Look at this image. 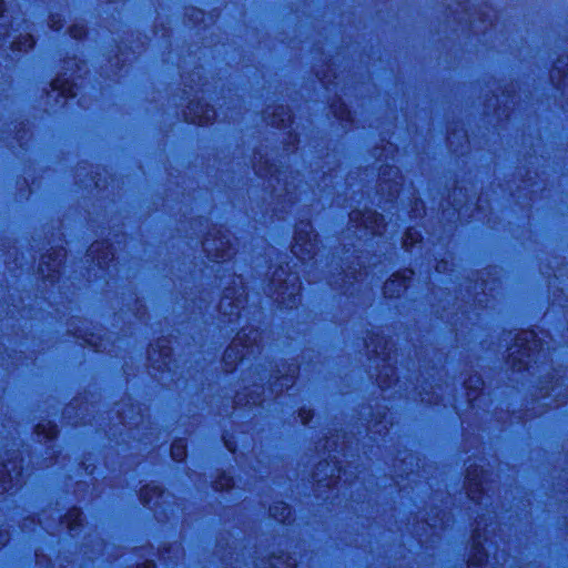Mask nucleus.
Wrapping results in <instances>:
<instances>
[{"label": "nucleus", "mask_w": 568, "mask_h": 568, "mask_svg": "<svg viewBox=\"0 0 568 568\" xmlns=\"http://www.w3.org/2000/svg\"><path fill=\"white\" fill-rule=\"evenodd\" d=\"M171 456L175 462H182L186 457V444L184 439L173 442L171 445Z\"/></svg>", "instance_id": "6ab92c4d"}, {"label": "nucleus", "mask_w": 568, "mask_h": 568, "mask_svg": "<svg viewBox=\"0 0 568 568\" xmlns=\"http://www.w3.org/2000/svg\"><path fill=\"white\" fill-rule=\"evenodd\" d=\"M474 554L471 555L469 561H468V568H480L484 564V560L487 557V552L485 550V547L480 540V535L476 534L474 536Z\"/></svg>", "instance_id": "2eb2a0df"}, {"label": "nucleus", "mask_w": 568, "mask_h": 568, "mask_svg": "<svg viewBox=\"0 0 568 568\" xmlns=\"http://www.w3.org/2000/svg\"><path fill=\"white\" fill-rule=\"evenodd\" d=\"M7 540V535L0 532V544H4Z\"/></svg>", "instance_id": "2f4dec72"}, {"label": "nucleus", "mask_w": 568, "mask_h": 568, "mask_svg": "<svg viewBox=\"0 0 568 568\" xmlns=\"http://www.w3.org/2000/svg\"><path fill=\"white\" fill-rule=\"evenodd\" d=\"M52 28L59 29L60 26H55V22L52 23Z\"/></svg>", "instance_id": "f704fd0d"}, {"label": "nucleus", "mask_w": 568, "mask_h": 568, "mask_svg": "<svg viewBox=\"0 0 568 568\" xmlns=\"http://www.w3.org/2000/svg\"><path fill=\"white\" fill-rule=\"evenodd\" d=\"M445 266H446V263H445V262H442V263H439V264L436 266V268H437V271H438V272H443V270L445 268Z\"/></svg>", "instance_id": "7c9ffc66"}, {"label": "nucleus", "mask_w": 568, "mask_h": 568, "mask_svg": "<svg viewBox=\"0 0 568 568\" xmlns=\"http://www.w3.org/2000/svg\"><path fill=\"white\" fill-rule=\"evenodd\" d=\"M300 417H301V420L303 424H307L310 422V419L312 418V414H311V412H306V410L302 409L300 412Z\"/></svg>", "instance_id": "cd10ccee"}, {"label": "nucleus", "mask_w": 568, "mask_h": 568, "mask_svg": "<svg viewBox=\"0 0 568 568\" xmlns=\"http://www.w3.org/2000/svg\"><path fill=\"white\" fill-rule=\"evenodd\" d=\"M291 379H292L291 377L285 376V377H283L281 379H277L275 382L274 386L275 387H280L281 389L283 388V386L290 387L288 382H291Z\"/></svg>", "instance_id": "a878e982"}, {"label": "nucleus", "mask_w": 568, "mask_h": 568, "mask_svg": "<svg viewBox=\"0 0 568 568\" xmlns=\"http://www.w3.org/2000/svg\"><path fill=\"white\" fill-rule=\"evenodd\" d=\"M297 276H288L287 280L282 282L280 274L276 272L274 274L273 284L275 285L276 300L281 301V303L286 306L292 307L296 302V296L300 293L301 284L297 283Z\"/></svg>", "instance_id": "423d86ee"}, {"label": "nucleus", "mask_w": 568, "mask_h": 568, "mask_svg": "<svg viewBox=\"0 0 568 568\" xmlns=\"http://www.w3.org/2000/svg\"><path fill=\"white\" fill-rule=\"evenodd\" d=\"M261 333L257 329H244L239 332L235 339L224 353L223 362L226 371H232L237 362L243 363L248 356L254 354L255 347L258 348Z\"/></svg>", "instance_id": "f257e3e1"}, {"label": "nucleus", "mask_w": 568, "mask_h": 568, "mask_svg": "<svg viewBox=\"0 0 568 568\" xmlns=\"http://www.w3.org/2000/svg\"><path fill=\"white\" fill-rule=\"evenodd\" d=\"M420 233L415 229H408L403 237V246L409 250L415 243L420 241Z\"/></svg>", "instance_id": "b1692460"}, {"label": "nucleus", "mask_w": 568, "mask_h": 568, "mask_svg": "<svg viewBox=\"0 0 568 568\" xmlns=\"http://www.w3.org/2000/svg\"><path fill=\"white\" fill-rule=\"evenodd\" d=\"M83 33H84V30L82 27H73L70 29V34L73 38H81Z\"/></svg>", "instance_id": "bb28decb"}, {"label": "nucleus", "mask_w": 568, "mask_h": 568, "mask_svg": "<svg viewBox=\"0 0 568 568\" xmlns=\"http://www.w3.org/2000/svg\"><path fill=\"white\" fill-rule=\"evenodd\" d=\"M233 287H226L220 302V312L232 323L241 317L245 288L240 276L232 277Z\"/></svg>", "instance_id": "7ed1b4c3"}, {"label": "nucleus", "mask_w": 568, "mask_h": 568, "mask_svg": "<svg viewBox=\"0 0 568 568\" xmlns=\"http://www.w3.org/2000/svg\"><path fill=\"white\" fill-rule=\"evenodd\" d=\"M158 347H159V358H155V353L158 351H156V347L152 345L151 348L149 349V359L152 362L153 367H155L158 369H162V368L166 367V365L169 363L171 349H170V347L164 346V345H158Z\"/></svg>", "instance_id": "4468645a"}, {"label": "nucleus", "mask_w": 568, "mask_h": 568, "mask_svg": "<svg viewBox=\"0 0 568 568\" xmlns=\"http://www.w3.org/2000/svg\"><path fill=\"white\" fill-rule=\"evenodd\" d=\"M215 116V111L206 104H202L200 102H191L187 105V112L185 113V118L187 121L204 125L210 123Z\"/></svg>", "instance_id": "1a4fd4ad"}, {"label": "nucleus", "mask_w": 568, "mask_h": 568, "mask_svg": "<svg viewBox=\"0 0 568 568\" xmlns=\"http://www.w3.org/2000/svg\"><path fill=\"white\" fill-rule=\"evenodd\" d=\"M216 234L219 236L210 235L203 241V250L213 262L225 261L232 256L233 248L230 240L224 234L220 231Z\"/></svg>", "instance_id": "39448f33"}, {"label": "nucleus", "mask_w": 568, "mask_h": 568, "mask_svg": "<svg viewBox=\"0 0 568 568\" xmlns=\"http://www.w3.org/2000/svg\"><path fill=\"white\" fill-rule=\"evenodd\" d=\"M351 221L357 223L359 227L367 230L372 235H382L384 233V217L374 211H353L349 214Z\"/></svg>", "instance_id": "0eeeda50"}, {"label": "nucleus", "mask_w": 568, "mask_h": 568, "mask_svg": "<svg viewBox=\"0 0 568 568\" xmlns=\"http://www.w3.org/2000/svg\"><path fill=\"white\" fill-rule=\"evenodd\" d=\"M102 248L104 250L103 255L97 256V263L100 267H103L108 261L113 257V253L110 251L109 246L103 243H95L89 250L90 255L94 257V254Z\"/></svg>", "instance_id": "f3484780"}, {"label": "nucleus", "mask_w": 568, "mask_h": 568, "mask_svg": "<svg viewBox=\"0 0 568 568\" xmlns=\"http://www.w3.org/2000/svg\"><path fill=\"white\" fill-rule=\"evenodd\" d=\"M247 403L256 404L257 402L253 396H251Z\"/></svg>", "instance_id": "473e14b6"}, {"label": "nucleus", "mask_w": 568, "mask_h": 568, "mask_svg": "<svg viewBox=\"0 0 568 568\" xmlns=\"http://www.w3.org/2000/svg\"><path fill=\"white\" fill-rule=\"evenodd\" d=\"M164 498V491L156 485H146L141 489L140 500L145 507L156 509Z\"/></svg>", "instance_id": "f8f14e48"}, {"label": "nucleus", "mask_w": 568, "mask_h": 568, "mask_svg": "<svg viewBox=\"0 0 568 568\" xmlns=\"http://www.w3.org/2000/svg\"><path fill=\"white\" fill-rule=\"evenodd\" d=\"M485 479L486 474L483 468L478 469L477 467H473V465L468 466L466 473L467 495L471 500H474L477 504L481 503L480 495L485 490Z\"/></svg>", "instance_id": "6e6552de"}, {"label": "nucleus", "mask_w": 568, "mask_h": 568, "mask_svg": "<svg viewBox=\"0 0 568 568\" xmlns=\"http://www.w3.org/2000/svg\"><path fill=\"white\" fill-rule=\"evenodd\" d=\"M36 432L38 436H43L45 439H53L58 434V428L51 423L38 424Z\"/></svg>", "instance_id": "4be33fe9"}, {"label": "nucleus", "mask_w": 568, "mask_h": 568, "mask_svg": "<svg viewBox=\"0 0 568 568\" xmlns=\"http://www.w3.org/2000/svg\"><path fill=\"white\" fill-rule=\"evenodd\" d=\"M290 120H291L290 112L282 109L278 118L276 114H274L273 119L271 120V123H272V125H275V126H284L285 123L288 122Z\"/></svg>", "instance_id": "393cba45"}, {"label": "nucleus", "mask_w": 568, "mask_h": 568, "mask_svg": "<svg viewBox=\"0 0 568 568\" xmlns=\"http://www.w3.org/2000/svg\"><path fill=\"white\" fill-rule=\"evenodd\" d=\"M510 356L518 362V369H528L532 362L540 357L539 342L532 331H524L516 336L515 344L509 348Z\"/></svg>", "instance_id": "f03ea898"}, {"label": "nucleus", "mask_w": 568, "mask_h": 568, "mask_svg": "<svg viewBox=\"0 0 568 568\" xmlns=\"http://www.w3.org/2000/svg\"><path fill=\"white\" fill-rule=\"evenodd\" d=\"M295 565V560L290 556H278L271 559L270 568H294Z\"/></svg>", "instance_id": "5701e85b"}, {"label": "nucleus", "mask_w": 568, "mask_h": 568, "mask_svg": "<svg viewBox=\"0 0 568 568\" xmlns=\"http://www.w3.org/2000/svg\"><path fill=\"white\" fill-rule=\"evenodd\" d=\"M270 514L276 520L285 521L291 515V509L286 504L280 503L278 505H274L270 508Z\"/></svg>", "instance_id": "aec40b11"}, {"label": "nucleus", "mask_w": 568, "mask_h": 568, "mask_svg": "<svg viewBox=\"0 0 568 568\" xmlns=\"http://www.w3.org/2000/svg\"><path fill=\"white\" fill-rule=\"evenodd\" d=\"M82 521V513L78 508L71 509L63 519V524L68 527L69 530H74L78 526L81 525Z\"/></svg>", "instance_id": "a211bd4d"}, {"label": "nucleus", "mask_w": 568, "mask_h": 568, "mask_svg": "<svg viewBox=\"0 0 568 568\" xmlns=\"http://www.w3.org/2000/svg\"><path fill=\"white\" fill-rule=\"evenodd\" d=\"M21 468L16 463L9 462L0 466V494L10 490L19 483Z\"/></svg>", "instance_id": "9d476101"}, {"label": "nucleus", "mask_w": 568, "mask_h": 568, "mask_svg": "<svg viewBox=\"0 0 568 568\" xmlns=\"http://www.w3.org/2000/svg\"><path fill=\"white\" fill-rule=\"evenodd\" d=\"M409 275H413V272L407 271ZM410 276L404 274H394L392 278H389L384 284V294L388 297L399 296L402 292H404L409 286Z\"/></svg>", "instance_id": "9b49d317"}, {"label": "nucleus", "mask_w": 568, "mask_h": 568, "mask_svg": "<svg viewBox=\"0 0 568 568\" xmlns=\"http://www.w3.org/2000/svg\"><path fill=\"white\" fill-rule=\"evenodd\" d=\"M60 254L55 253L54 255L42 256L39 263V273L50 280L53 281L57 274L60 273L61 268V260L59 258Z\"/></svg>", "instance_id": "ddd939ff"}, {"label": "nucleus", "mask_w": 568, "mask_h": 568, "mask_svg": "<svg viewBox=\"0 0 568 568\" xmlns=\"http://www.w3.org/2000/svg\"><path fill=\"white\" fill-rule=\"evenodd\" d=\"M551 393H554V394H555V396H558V395H559V393L557 392V388H556L555 386L551 388Z\"/></svg>", "instance_id": "72a5a7b5"}, {"label": "nucleus", "mask_w": 568, "mask_h": 568, "mask_svg": "<svg viewBox=\"0 0 568 568\" xmlns=\"http://www.w3.org/2000/svg\"><path fill=\"white\" fill-rule=\"evenodd\" d=\"M6 11V4L2 0H0V17H3Z\"/></svg>", "instance_id": "c85d7f7f"}, {"label": "nucleus", "mask_w": 568, "mask_h": 568, "mask_svg": "<svg viewBox=\"0 0 568 568\" xmlns=\"http://www.w3.org/2000/svg\"><path fill=\"white\" fill-rule=\"evenodd\" d=\"M34 45L33 37L30 33L21 36L20 39L12 42V50L14 51H27Z\"/></svg>", "instance_id": "412c9836"}, {"label": "nucleus", "mask_w": 568, "mask_h": 568, "mask_svg": "<svg viewBox=\"0 0 568 568\" xmlns=\"http://www.w3.org/2000/svg\"><path fill=\"white\" fill-rule=\"evenodd\" d=\"M316 243L313 236V227L308 222H301L296 225L292 253L301 261H312L316 256Z\"/></svg>", "instance_id": "20e7f679"}, {"label": "nucleus", "mask_w": 568, "mask_h": 568, "mask_svg": "<svg viewBox=\"0 0 568 568\" xmlns=\"http://www.w3.org/2000/svg\"><path fill=\"white\" fill-rule=\"evenodd\" d=\"M154 562L152 561H146L143 564V566L141 568H154Z\"/></svg>", "instance_id": "c756f323"}, {"label": "nucleus", "mask_w": 568, "mask_h": 568, "mask_svg": "<svg viewBox=\"0 0 568 568\" xmlns=\"http://www.w3.org/2000/svg\"><path fill=\"white\" fill-rule=\"evenodd\" d=\"M53 91H57L63 98H73L77 95L74 84L63 78H57L51 82Z\"/></svg>", "instance_id": "dca6fc26"}]
</instances>
